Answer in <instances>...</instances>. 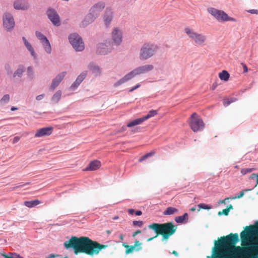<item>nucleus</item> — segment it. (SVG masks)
<instances>
[{
	"label": "nucleus",
	"mask_w": 258,
	"mask_h": 258,
	"mask_svg": "<svg viewBox=\"0 0 258 258\" xmlns=\"http://www.w3.org/2000/svg\"><path fill=\"white\" fill-rule=\"evenodd\" d=\"M237 233H230L215 241V252L218 258H258V242H251L246 247L235 246Z\"/></svg>",
	"instance_id": "nucleus-1"
},
{
	"label": "nucleus",
	"mask_w": 258,
	"mask_h": 258,
	"mask_svg": "<svg viewBox=\"0 0 258 258\" xmlns=\"http://www.w3.org/2000/svg\"><path fill=\"white\" fill-rule=\"evenodd\" d=\"M64 246L67 249L73 248L76 254L84 253L91 255L98 254L100 250L107 246L93 241L88 237L84 236L80 238L73 236L64 243Z\"/></svg>",
	"instance_id": "nucleus-2"
},
{
	"label": "nucleus",
	"mask_w": 258,
	"mask_h": 258,
	"mask_svg": "<svg viewBox=\"0 0 258 258\" xmlns=\"http://www.w3.org/2000/svg\"><path fill=\"white\" fill-rule=\"evenodd\" d=\"M148 227L156 232V236L160 235H162V241L167 240L170 236L175 232L176 230V227L172 222L163 224L153 223L149 225Z\"/></svg>",
	"instance_id": "nucleus-3"
},
{
	"label": "nucleus",
	"mask_w": 258,
	"mask_h": 258,
	"mask_svg": "<svg viewBox=\"0 0 258 258\" xmlns=\"http://www.w3.org/2000/svg\"><path fill=\"white\" fill-rule=\"evenodd\" d=\"M158 46L152 43H146L143 45L140 50L139 58L142 61L152 57L158 49Z\"/></svg>",
	"instance_id": "nucleus-4"
},
{
	"label": "nucleus",
	"mask_w": 258,
	"mask_h": 258,
	"mask_svg": "<svg viewBox=\"0 0 258 258\" xmlns=\"http://www.w3.org/2000/svg\"><path fill=\"white\" fill-rule=\"evenodd\" d=\"M114 49V47L111 43V41L106 39L96 44L95 52L97 55H107L111 53Z\"/></svg>",
	"instance_id": "nucleus-5"
},
{
	"label": "nucleus",
	"mask_w": 258,
	"mask_h": 258,
	"mask_svg": "<svg viewBox=\"0 0 258 258\" xmlns=\"http://www.w3.org/2000/svg\"><path fill=\"white\" fill-rule=\"evenodd\" d=\"M188 123L191 129L194 132L202 130L204 127V123L200 116L196 112L193 113L188 119Z\"/></svg>",
	"instance_id": "nucleus-6"
},
{
	"label": "nucleus",
	"mask_w": 258,
	"mask_h": 258,
	"mask_svg": "<svg viewBox=\"0 0 258 258\" xmlns=\"http://www.w3.org/2000/svg\"><path fill=\"white\" fill-rule=\"evenodd\" d=\"M69 42L76 51H82L85 49V44L81 37L77 33L70 34L68 37Z\"/></svg>",
	"instance_id": "nucleus-7"
},
{
	"label": "nucleus",
	"mask_w": 258,
	"mask_h": 258,
	"mask_svg": "<svg viewBox=\"0 0 258 258\" xmlns=\"http://www.w3.org/2000/svg\"><path fill=\"white\" fill-rule=\"evenodd\" d=\"M184 31L190 39L197 45H203L206 41L207 37L205 35L197 33L189 28H186Z\"/></svg>",
	"instance_id": "nucleus-8"
},
{
	"label": "nucleus",
	"mask_w": 258,
	"mask_h": 258,
	"mask_svg": "<svg viewBox=\"0 0 258 258\" xmlns=\"http://www.w3.org/2000/svg\"><path fill=\"white\" fill-rule=\"evenodd\" d=\"M3 26L5 30L10 32L15 26V21L13 15L10 12L4 13L2 16Z\"/></svg>",
	"instance_id": "nucleus-9"
},
{
	"label": "nucleus",
	"mask_w": 258,
	"mask_h": 258,
	"mask_svg": "<svg viewBox=\"0 0 258 258\" xmlns=\"http://www.w3.org/2000/svg\"><path fill=\"white\" fill-rule=\"evenodd\" d=\"M208 11L219 22L233 20L232 18L229 17L223 11L210 8L208 9Z\"/></svg>",
	"instance_id": "nucleus-10"
},
{
	"label": "nucleus",
	"mask_w": 258,
	"mask_h": 258,
	"mask_svg": "<svg viewBox=\"0 0 258 258\" xmlns=\"http://www.w3.org/2000/svg\"><path fill=\"white\" fill-rule=\"evenodd\" d=\"M123 41L122 31L119 28H114L111 33V43L115 47L121 45Z\"/></svg>",
	"instance_id": "nucleus-11"
},
{
	"label": "nucleus",
	"mask_w": 258,
	"mask_h": 258,
	"mask_svg": "<svg viewBox=\"0 0 258 258\" xmlns=\"http://www.w3.org/2000/svg\"><path fill=\"white\" fill-rule=\"evenodd\" d=\"M254 234L258 236V221L255 223V226H247L244 230L240 233V236L242 240L246 239L250 235ZM254 242H258V240Z\"/></svg>",
	"instance_id": "nucleus-12"
},
{
	"label": "nucleus",
	"mask_w": 258,
	"mask_h": 258,
	"mask_svg": "<svg viewBox=\"0 0 258 258\" xmlns=\"http://www.w3.org/2000/svg\"><path fill=\"white\" fill-rule=\"evenodd\" d=\"M153 69L154 66L153 64H145L136 68L130 72V73L133 78H134L136 76L148 73Z\"/></svg>",
	"instance_id": "nucleus-13"
},
{
	"label": "nucleus",
	"mask_w": 258,
	"mask_h": 258,
	"mask_svg": "<svg viewBox=\"0 0 258 258\" xmlns=\"http://www.w3.org/2000/svg\"><path fill=\"white\" fill-rule=\"evenodd\" d=\"M46 14L48 19L53 25L58 26L60 25V17L54 9L52 8H48Z\"/></svg>",
	"instance_id": "nucleus-14"
},
{
	"label": "nucleus",
	"mask_w": 258,
	"mask_h": 258,
	"mask_svg": "<svg viewBox=\"0 0 258 258\" xmlns=\"http://www.w3.org/2000/svg\"><path fill=\"white\" fill-rule=\"evenodd\" d=\"M67 73L66 71L61 72L58 74L52 80L49 86V90L53 92L59 85L61 81L64 79Z\"/></svg>",
	"instance_id": "nucleus-15"
},
{
	"label": "nucleus",
	"mask_w": 258,
	"mask_h": 258,
	"mask_svg": "<svg viewBox=\"0 0 258 258\" xmlns=\"http://www.w3.org/2000/svg\"><path fill=\"white\" fill-rule=\"evenodd\" d=\"M13 7L16 10L26 11L29 9V5L26 0H15L13 3Z\"/></svg>",
	"instance_id": "nucleus-16"
},
{
	"label": "nucleus",
	"mask_w": 258,
	"mask_h": 258,
	"mask_svg": "<svg viewBox=\"0 0 258 258\" xmlns=\"http://www.w3.org/2000/svg\"><path fill=\"white\" fill-rule=\"evenodd\" d=\"M105 3L103 2H99L94 4L89 10V11L95 16L98 17L100 12L104 9Z\"/></svg>",
	"instance_id": "nucleus-17"
},
{
	"label": "nucleus",
	"mask_w": 258,
	"mask_h": 258,
	"mask_svg": "<svg viewBox=\"0 0 258 258\" xmlns=\"http://www.w3.org/2000/svg\"><path fill=\"white\" fill-rule=\"evenodd\" d=\"M88 68L95 77L100 76L102 74V69L94 62H90Z\"/></svg>",
	"instance_id": "nucleus-18"
},
{
	"label": "nucleus",
	"mask_w": 258,
	"mask_h": 258,
	"mask_svg": "<svg viewBox=\"0 0 258 258\" xmlns=\"http://www.w3.org/2000/svg\"><path fill=\"white\" fill-rule=\"evenodd\" d=\"M53 131V127L51 126L40 128L36 132L35 137L40 138L50 135Z\"/></svg>",
	"instance_id": "nucleus-19"
},
{
	"label": "nucleus",
	"mask_w": 258,
	"mask_h": 258,
	"mask_svg": "<svg viewBox=\"0 0 258 258\" xmlns=\"http://www.w3.org/2000/svg\"><path fill=\"white\" fill-rule=\"evenodd\" d=\"M113 18V12L110 9H107L104 12L103 19L104 25L106 27H108Z\"/></svg>",
	"instance_id": "nucleus-20"
},
{
	"label": "nucleus",
	"mask_w": 258,
	"mask_h": 258,
	"mask_svg": "<svg viewBox=\"0 0 258 258\" xmlns=\"http://www.w3.org/2000/svg\"><path fill=\"white\" fill-rule=\"evenodd\" d=\"M97 17L94 14H92L90 11L89 13L85 16L84 20L82 21L81 25L82 27L85 28L88 25L93 23Z\"/></svg>",
	"instance_id": "nucleus-21"
},
{
	"label": "nucleus",
	"mask_w": 258,
	"mask_h": 258,
	"mask_svg": "<svg viewBox=\"0 0 258 258\" xmlns=\"http://www.w3.org/2000/svg\"><path fill=\"white\" fill-rule=\"evenodd\" d=\"M133 79V77H132L131 74L130 72L125 74L123 77L120 78L119 80L117 81L116 82H115L113 86L114 88H117L119 86H121L124 83H126L128 81H130Z\"/></svg>",
	"instance_id": "nucleus-22"
},
{
	"label": "nucleus",
	"mask_w": 258,
	"mask_h": 258,
	"mask_svg": "<svg viewBox=\"0 0 258 258\" xmlns=\"http://www.w3.org/2000/svg\"><path fill=\"white\" fill-rule=\"evenodd\" d=\"M101 166V162L97 160H93L89 163L84 171H94L98 169Z\"/></svg>",
	"instance_id": "nucleus-23"
},
{
	"label": "nucleus",
	"mask_w": 258,
	"mask_h": 258,
	"mask_svg": "<svg viewBox=\"0 0 258 258\" xmlns=\"http://www.w3.org/2000/svg\"><path fill=\"white\" fill-rule=\"evenodd\" d=\"M22 40L24 42L25 47L29 51L31 56L33 57L34 59H36L37 57V55L35 52V50L31 43L26 39V38L25 37H22Z\"/></svg>",
	"instance_id": "nucleus-24"
},
{
	"label": "nucleus",
	"mask_w": 258,
	"mask_h": 258,
	"mask_svg": "<svg viewBox=\"0 0 258 258\" xmlns=\"http://www.w3.org/2000/svg\"><path fill=\"white\" fill-rule=\"evenodd\" d=\"M25 71V67L22 64H20L18 66L17 69L13 73V77L14 78H15L16 77L21 78Z\"/></svg>",
	"instance_id": "nucleus-25"
},
{
	"label": "nucleus",
	"mask_w": 258,
	"mask_h": 258,
	"mask_svg": "<svg viewBox=\"0 0 258 258\" xmlns=\"http://www.w3.org/2000/svg\"><path fill=\"white\" fill-rule=\"evenodd\" d=\"M42 45L45 50V51L48 54H50L51 52V47L50 43L48 40V39H46V40L41 42Z\"/></svg>",
	"instance_id": "nucleus-26"
},
{
	"label": "nucleus",
	"mask_w": 258,
	"mask_h": 258,
	"mask_svg": "<svg viewBox=\"0 0 258 258\" xmlns=\"http://www.w3.org/2000/svg\"><path fill=\"white\" fill-rule=\"evenodd\" d=\"M219 77L221 80L226 82L229 80L230 75L227 71L223 70L219 74Z\"/></svg>",
	"instance_id": "nucleus-27"
},
{
	"label": "nucleus",
	"mask_w": 258,
	"mask_h": 258,
	"mask_svg": "<svg viewBox=\"0 0 258 258\" xmlns=\"http://www.w3.org/2000/svg\"><path fill=\"white\" fill-rule=\"evenodd\" d=\"M143 122L144 119H142V118H137L128 123L126 125V126L128 127H132L133 126L140 124Z\"/></svg>",
	"instance_id": "nucleus-28"
},
{
	"label": "nucleus",
	"mask_w": 258,
	"mask_h": 258,
	"mask_svg": "<svg viewBox=\"0 0 258 258\" xmlns=\"http://www.w3.org/2000/svg\"><path fill=\"white\" fill-rule=\"evenodd\" d=\"M40 203V202L38 200H35L31 201H25L24 202V205L25 206L28 208H32L34 206L39 205Z\"/></svg>",
	"instance_id": "nucleus-29"
},
{
	"label": "nucleus",
	"mask_w": 258,
	"mask_h": 258,
	"mask_svg": "<svg viewBox=\"0 0 258 258\" xmlns=\"http://www.w3.org/2000/svg\"><path fill=\"white\" fill-rule=\"evenodd\" d=\"M177 211L178 210L176 208L169 207L166 209L163 214L165 215H170L176 213Z\"/></svg>",
	"instance_id": "nucleus-30"
},
{
	"label": "nucleus",
	"mask_w": 258,
	"mask_h": 258,
	"mask_svg": "<svg viewBox=\"0 0 258 258\" xmlns=\"http://www.w3.org/2000/svg\"><path fill=\"white\" fill-rule=\"evenodd\" d=\"M157 114V110H151L149 113L145 116L143 117H141L142 119H144V121L154 116L155 115Z\"/></svg>",
	"instance_id": "nucleus-31"
},
{
	"label": "nucleus",
	"mask_w": 258,
	"mask_h": 258,
	"mask_svg": "<svg viewBox=\"0 0 258 258\" xmlns=\"http://www.w3.org/2000/svg\"><path fill=\"white\" fill-rule=\"evenodd\" d=\"M87 75V71L82 72L78 76L76 80L81 83L86 78Z\"/></svg>",
	"instance_id": "nucleus-32"
},
{
	"label": "nucleus",
	"mask_w": 258,
	"mask_h": 258,
	"mask_svg": "<svg viewBox=\"0 0 258 258\" xmlns=\"http://www.w3.org/2000/svg\"><path fill=\"white\" fill-rule=\"evenodd\" d=\"M35 35L38 40L40 41V43L48 39L47 37L44 36L41 32L36 31L35 32Z\"/></svg>",
	"instance_id": "nucleus-33"
},
{
	"label": "nucleus",
	"mask_w": 258,
	"mask_h": 258,
	"mask_svg": "<svg viewBox=\"0 0 258 258\" xmlns=\"http://www.w3.org/2000/svg\"><path fill=\"white\" fill-rule=\"evenodd\" d=\"M233 208V206L232 205H229L227 206V207L226 209H224L222 210V212L219 211L218 212V215L220 216L222 214H224L225 216H227L229 214V211L230 209H232Z\"/></svg>",
	"instance_id": "nucleus-34"
},
{
	"label": "nucleus",
	"mask_w": 258,
	"mask_h": 258,
	"mask_svg": "<svg viewBox=\"0 0 258 258\" xmlns=\"http://www.w3.org/2000/svg\"><path fill=\"white\" fill-rule=\"evenodd\" d=\"M188 214L186 213L183 214L182 216H178L175 217V221L177 223H182L185 219H187Z\"/></svg>",
	"instance_id": "nucleus-35"
},
{
	"label": "nucleus",
	"mask_w": 258,
	"mask_h": 258,
	"mask_svg": "<svg viewBox=\"0 0 258 258\" xmlns=\"http://www.w3.org/2000/svg\"><path fill=\"white\" fill-rule=\"evenodd\" d=\"M27 73L29 78L31 79H33L34 78V72L33 68L32 66H29L27 68Z\"/></svg>",
	"instance_id": "nucleus-36"
},
{
	"label": "nucleus",
	"mask_w": 258,
	"mask_h": 258,
	"mask_svg": "<svg viewBox=\"0 0 258 258\" xmlns=\"http://www.w3.org/2000/svg\"><path fill=\"white\" fill-rule=\"evenodd\" d=\"M155 154V152H154V151H152V152H149L145 155H144L143 156H142L141 158H140L139 159V162H142V161H143L144 160H145L146 159H147V158L149 157H151L152 156H153L154 154Z\"/></svg>",
	"instance_id": "nucleus-37"
},
{
	"label": "nucleus",
	"mask_w": 258,
	"mask_h": 258,
	"mask_svg": "<svg viewBox=\"0 0 258 258\" xmlns=\"http://www.w3.org/2000/svg\"><path fill=\"white\" fill-rule=\"evenodd\" d=\"M155 154V152H154V151H152V152H149L145 155H144L143 156H142L141 158H140L139 159V162H142V161H143L144 160H145L146 159H147V158L149 157H151L152 156H153L154 154Z\"/></svg>",
	"instance_id": "nucleus-38"
},
{
	"label": "nucleus",
	"mask_w": 258,
	"mask_h": 258,
	"mask_svg": "<svg viewBox=\"0 0 258 258\" xmlns=\"http://www.w3.org/2000/svg\"><path fill=\"white\" fill-rule=\"evenodd\" d=\"M4 68L6 71L7 72L8 75H11L12 74L13 70L11 66L9 63H5L4 65Z\"/></svg>",
	"instance_id": "nucleus-39"
},
{
	"label": "nucleus",
	"mask_w": 258,
	"mask_h": 258,
	"mask_svg": "<svg viewBox=\"0 0 258 258\" xmlns=\"http://www.w3.org/2000/svg\"><path fill=\"white\" fill-rule=\"evenodd\" d=\"M80 84L81 83L80 82L75 80L70 86V89L72 91L75 90L80 86Z\"/></svg>",
	"instance_id": "nucleus-40"
},
{
	"label": "nucleus",
	"mask_w": 258,
	"mask_h": 258,
	"mask_svg": "<svg viewBox=\"0 0 258 258\" xmlns=\"http://www.w3.org/2000/svg\"><path fill=\"white\" fill-rule=\"evenodd\" d=\"M2 255H3L5 258H23L22 256L16 253H14L12 255H8L5 253H2Z\"/></svg>",
	"instance_id": "nucleus-41"
},
{
	"label": "nucleus",
	"mask_w": 258,
	"mask_h": 258,
	"mask_svg": "<svg viewBox=\"0 0 258 258\" xmlns=\"http://www.w3.org/2000/svg\"><path fill=\"white\" fill-rule=\"evenodd\" d=\"M198 206L200 208V209L198 210V211H200L201 209L206 210H210L211 209V206L204 204H200Z\"/></svg>",
	"instance_id": "nucleus-42"
},
{
	"label": "nucleus",
	"mask_w": 258,
	"mask_h": 258,
	"mask_svg": "<svg viewBox=\"0 0 258 258\" xmlns=\"http://www.w3.org/2000/svg\"><path fill=\"white\" fill-rule=\"evenodd\" d=\"M252 169L251 168H243L241 170V173L243 175H245L248 173H250L252 171Z\"/></svg>",
	"instance_id": "nucleus-43"
},
{
	"label": "nucleus",
	"mask_w": 258,
	"mask_h": 258,
	"mask_svg": "<svg viewBox=\"0 0 258 258\" xmlns=\"http://www.w3.org/2000/svg\"><path fill=\"white\" fill-rule=\"evenodd\" d=\"M125 247L127 248H129L126 250V253H129L132 252L133 251V250H134V249L135 248V246H133V245H131L130 246L127 245V246H125Z\"/></svg>",
	"instance_id": "nucleus-44"
},
{
	"label": "nucleus",
	"mask_w": 258,
	"mask_h": 258,
	"mask_svg": "<svg viewBox=\"0 0 258 258\" xmlns=\"http://www.w3.org/2000/svg\"><path fill=\"white\" fill-rule=\"evenodd\" d=\"M234 101L233 100L232 101H230L229 100V98H225L224 100H223V103H224V105L225 106H228L231 102Z\"/></svg>",
	"instance_id": "nucleus-45"
},
{
	"label": "nucleus",
	"mask_w": 258,
	"mask_h": 258,
	"mask_svg": "<svg viewBox=\"0 0 258 258\" xmlns=\"http://www.w3.org/2000/svg\"><path fill=\"white\" fill-rule=\"evenodd\" d=\"M143 224V222L142 221H134L133 225L134 226H138L139 227H142Z\"/></svg>",
	"instance_id": "nucleus-46"
},
{
	"label": "nucleus",
	"mask_w": 258,
	"mask_h": 258,
	"mask_svg": "<svg viewBox=\"0 0 258 258\" xmlns=\"http://www.w3.org/2000/svg\"><path fill=\"white\" fill-rule=\"evenodd\" d=\"M250 190L251 189H245L244 190H242V191H240V193L239 194V195L235 198H237V199H240L244 196V191H250Z\"/></svg>",
	"instance_id": "nucleus-47"
},
{
	"label": "nucleus",
	"mask_w": 258,
	"mask_h": 258,
	"mask_svg": "<svg viewBox=\"0 0 258 258\" xmlns=\"http://www.w3.org/2000/svg\"><path fill=\"white\" fill-rule=\"evenodd\" d=\"M59 101V98H52L50 103L52 105H54L57 103H58Z\"/></svg>",
	"instance_id": "nucleus-48"
},
{
	"label": "nucleus",
	"mask_w": 258,
	"mask_h": 258,
	"mask_svg": "<svg viewBox=\"0 0 258 258\" xmlns=\"http://www.w3.org/2000/svg\"><path fill=\"white\" fill-rule=\"evenodd\" d=\"M62 95L61 91L57 90L53 95L52 97H61Z\"/></svg>",
	"instance_id": "nucleus-49"
},
{
	"label": "nucleus",
	"mask_w": 258,
	"mask_h": 258,
	"mask_svg": "<svg viewBox=\"0 0 258 258\" xmlns=\"http://www.w3.org/2000/svg\"><path fill=\"white\" fill-rule=\"evenodd\" d=\"M247 12L252 14H258V10L255 9H251L247 11Z\"/></svg>",
	"instance_id": "nucleus-50"
},
{
	"label": "nucleus",
	"mask_w": 258,
	"mask_h": 258,
	"mask_svg": "<svg viewBox=\"0 0 258 258\" xmlns=\"http://www.w3.org/2000/svg\"><path fill=\"white\" fill-rule=\"evenodd\" d=\"M257 175H258V174L252 173L249 176V178L253 179H254L255 178H256L257 179Z\"/></svg>",
	"instance_id": "nucleus-51"
},
{
	"label": "nucleus",
	"mask_w": 258,
	"mask_h": 258,
	"mask_svg": "<svg viewBox=\"0 0 258 258\" xmlns=\"http://www.w3.org/2000/svg\"><path fill=\"white\" fill-rule=\"evenodd\" d=\"M126 127L127 126H122L118 131V133H122V132H124L125 131H126Z\"/></svg>",
	"instance_id": "nucleus-52"
},
{
	"label": "nucleus",
	"mask_w": 258,
	"mask_h": 258,
	"mask_svg": "<svg viewBox=\"0 0 258 258\" xmlns=\"http://www.w3.org/2000/svg\"><path fill=\"white\" fill-rule=\"evenodd\" d=\"M19 140H20V138L19 137H15L13 139V143L15 144V143H17L18 142H19Z\"/></svg>",
	"instance_id": "nucleus-53"
},
{
	"label": "nucleus",
	"mask_w": 258,
	"mask_h": 258,
	"mask_svg": "<svg viewBox=\"0 0 258 258\" xmlns=\"http://www.w3.org/2000/svg\"><path fill=\"white\" fill-rule=\"evenodd\" d=\"M242 66H243L244 73L247 72L248 71L247 67H246V66L245 64H244L243 63H242Z\"/></svg>",
	"instance_id": "nucleus-54"
},
{
	"label": "nucleus",
	"mask_w": 258,
	"mask_h": 258,
	"mask_svg": "<svg viewBox=\"0 0 258 258\" xmlns=\"http://www.w3.org/2000/svg\"><path fill=\"white\" fill-rule=\"evenodd\" d=\"M141 233V231L140 230H137L136 232H135L133 234V237H135L137 234H139V233Z\"/></svg>",
	"instance_id": "nucleus-55"
},
{
	"label": "nucleus",
	"mask_w": 258,
	"mask_h": 258,
	"mask_svg": "<svg viewBox=\"0 0 258 258\" xmlns=\"http://www.w3.org/2000/svg\"><path fill=\"white\" fill-rule=\"evenodd\" d=\"M128 214L132 215L135 213V210L133 209H130L128 210Z\"/></svg>",
	"instance_id": "nucleus-56"
},
{
	"label": "nucleus",
	"mask_w": 258,
	"mask_h": 258,
	"mask_svg": "<svg viewBox=\"0 0 258 258\" xmlns=\"http://www.w3.org/2000/svg\"><path fill=\"white\" fill-rule=\"evenodd\" d=\"M141 244V243L139 241H136L134 246H135V247H136L139 245H140Z\"/></svg>",
	"instance_id": "nucleus-57"
},
{
	"label": "nucleus",
	"mask_w": 258,
	"mask_h": 258,
	"mask_svg": "<svg viewBox=\"0 0 258 258\" xmlns=\"http://www.w3.org/2000/svg\"><path fill=\"white\" fill-rule=\"evenodd\" d=\"M142 214V212L141 211H137L136 212V215L137 216H140Z\"/></svg>",
	"instance_id": "nucleus-58"
},
{
	"label": "nucleus",
	"mask_w": 258,
	"mask_h": 258,
	"mask_svg": "<svg viewBox=\"0 0 258 258\" xmlns=\"http://www.w3.org/2000/svg\"><path fill=\"white\" fill-rule=\"evenodd\" d=\"M245 90H241L240 91L238 94H236V96H238V95H243V93L245 91Z\"/></svg>",
	"instance_id": "nucleus-59"
},
{
	"label": "nucleus",
	"mask_w": 258,
	"mask_h": 258,
	"mask_svg": "<svg viewBox=\"0 0 258 258\" xmlns=\"http://www.w3.org/2000/svg\"><path fill=\"white\" fill-rule=\"evenodd\" d=\"M119 238L120 239L121 241H123V239H124V236H123V235L122 234H121L120 235H119Z\"/></svg>",
	"instance_id": "nucleus-60"
},
{
	"label": "nucleus",
	"mask_w": 258,
	"mask_h": 258,
	"mask_svg": "<svg viewBox=\"0 0 258 258\" xmlns=\"http://www.w3.org/2000/svg\"><path fill=\"white\" fill-rule=\"evenodd\" d=\"M172 253L174 254L176 256H177L178 255V252L176 251H175V250H173L172 251Z\"/></svg>",
	"instance_id": "nucleus-61"
},
{
	"label": "nucleus",
	"mask_w": 258,
	"mask_h": 258,
	"mask_svg": "<svg viewBox=\"0 0 258 258\" xmlns=\"http://www.w3.org/2000/svg\"><path fill=\"white\" fill-rule=\"evenodd\" d=\"M135 90V88H134V87H132V88H131L129 89H128V91L129 92H131L134 91Z\"/></svg>",
	"instance_id": "nucleus-62"
},
{
	"label": "nucleus",
	"mask_w": 258,
	"mask_h": 258,
	"mask_svg": "<svg viewBox=\"0 0 258 258\" xmlns=\"http://www.w3.org/2000/svg\"><path fill=\"white\" fill-rule=\"evenodd\" d=\"M140 84H137L135 86H134V88L136 90V89L139 88L140 87Z\"/></svg>",
	"instance_id": "nucleus-63"
},
{
	"label": "nucleus",
	"mask_w": 258,
	"mask_h": 258,
	"mask_svg": "<svg viewBox=\"0 0 258 258\" xmlns=\"http://www.w3.org/2000/svg\"><path fill=\"white\" fill-rule=\"evenodd\" d=\"M196 206H195V207H194L191 208L190 209V210L191 211H192V212H194V211H196Z\"/></svg>",
	"instance_id": "nucleus-64"
}]
</instances>
